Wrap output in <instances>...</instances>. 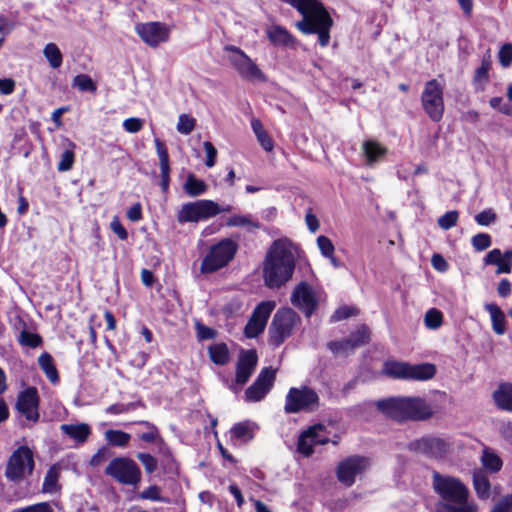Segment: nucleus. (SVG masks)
Segmentation results:
<instances>
[{
	"label": "nucleus",
	"mask_w": 512,
	"mask_h": 512,
	"mask_svg": "<svg viewBox=\"0 0 512 512\" xmlns=\"http://www.w3.org/2000/svg\"><path fill=\"white\" fill-rule=\"evenodd\" d=\"M298 247L289 239L275 240L266 252L262 273L265 285L270 289H278L285 285L293 276Z\"/></svg>",
	"instance_id": "nucleus-1"
},
{
	"label": "nucleus",
	"mask_w": 512,
	"mask_h": 512,
	"mask_svg": "<svg viewBox=\"0 0 512 512\" xmlns=\"http://www.w3.org/2000/svg\"><path fill=\"white\" fill-rule=\"evenodd\" d=\"M432 480L433 488L441 498L440 512H478L469 488L460 479L434 472Z\"/></svg>",
	"instance_id": "nucleus-2"
},
{
	"label": "nucleus",
	"mask_w": 512,
	"mask_h": 512,
	"mask_svg": "<svg viewBox=\"0 0 512 512\" xmlns=\"http://www.w3.org/2000/svg\"><path fill=\"white\" fill-rule=\"evenodd\" d=\"M238 250V244L230 239L223 238L218 243L212 245L201 262V271L203 273H213L227 266L235 257Z\"/></svg>",
	"instance_id": "nucleus-3"
},
{
	"label": "nucleus",
	"mask_w": 512,
	"mask_h": 512,
	"mask_svg": "<svg viewBox=\"0 0 512 512\" xmlns=\"http://www.w3.org/2000/svg\"><path fill=\"white\" fill-rule=\"evenodd\" d=\"M301 322L300 316L291 308L278 310L269 327V344L279 347L288 339Z\"/></svg>",
	"instance_id": "nucleus-4"
},
{
	"label": "nucleus",
	"mask_w": 512,
	"mask_h": 512,
	"mask_svg": "<svg viewBox=\"0 0 512 512\" xmlns=\"http://www.w3.org/2000/svg\"><path fill=\"white\" fill-rule=\"evenodd\" d=\"M223 50L226 53V58L229 64L242 79L247 81H266L265 74L239 47L234 45H225Z\"/></svg>",
	"instance_id": "nucleus-5"
},
{
	"label": "nucleus",
	"mask_w": 512,
	"mask_h": 512,
	"mask_svg": "<svg viewBox=\"0 0 512 512\" xmlns=\"http://www.w3.org/2000/svg\"><path fill=\"white\" fill-rule=\"evenodd\" d=\"M331 26V17L323 7L296 23V27L304 34L317 33L319 44L322 47L327 46L329 43V30Z\"/></svg>",
	"instance_id": "nucleus-6"
},
{
	"label": "nucleus",
	"mask_w": 512,
	"mask_h": 512,
	"mask_svg": "<svg viewBox=\"0 0 512 512\" xmlns=\"http://www.w3.org/2000/svg\"><path fill=\"white\" fill-rule=\"evenodd\" d=\"M105 474L123 485L136 486L141 481V470L130 458L116 457L105 469Z\"/></svg>",
	"instance_id": "nucleus-7"
},
{
	"label": "nucleus",
	"mask_w": 512,
	"mask_h": 512,
	"mask_svg": "<svg viewBox=\"0 0 512 512\" xmlns=\"http://www.w3.org/2000/svg\"><path fill=\"white\" fill-rule=\"evenodd\" d=\"M318 405L319 396L313 389L307 386L292 387L286 395L284 410L286 413L311 412Z\"/></svg>",
	"instance_id": "nucleus-8"
},
{
	"label": "nucleus",
	"mask_w": 512,
	"mask_h": 512,
	"mask_svg": "<svg viewBox=\"0 0 512 512\" xmlns=\"http://www.w3.org/2000/svg\"><path fill=\"white\" fill-rule=\"evenodd\" d=\"M422 108L428 117L439 122L444 114L443 86L436 80L428 81L421 94Z\"/></svg>",
	"instance_id": "nucleus-9"
},
{
	"label": "nucleus",
	"mask_w": 512,
	"mask_h": 512,
	"mask_svg": "<svg viewBox=\"0 0 512 512\" xmlns=\"http://www.w3.org/2000/svg\"><path fill=\"white\" fill-rule=\"evenodd\" d=\"M34 468L32 451L26 447H18L9 457L5 476L11 481H20L26 474H31Z\"/></svg>",
	"instance_id": "nucleus-10"
},
{
	"label": "nucleus",
	"mask_w": 512,
	"mask_h": 512,
	"mask_svg": "<svg viewBox=\"0 0 512 512\" xmlns=\"http://www.w3.org/2000/svg\"><path fill=\"white\" fill-rule=\"evenodd\" d=\"M216 215H218L217 203L203 199L183 204L177 213V221L180 224L197 223Z\"/></svg>",
	"instance_id": "nucleus-11"
},
{
	"label": "nucleus",
	"mask_w": 512,
	"mask_h": 512,
	"mask_svg": "<svg viewBox=\"0 0 512 512\" xmlns=\"http://www.w3.org/2000/svg\"><path fill=\"white\" fill-rule=\"evenodd\" d=\"M135 32L149 47L156 48L170 37V28L159 21L142 22L135 25Z\"/></svg>",
	"instance_id": "nucleus-12"
},
{
	"label": "nucleus",
	"mask_w": 512,
	"mask_h": 512,
	"mask_svg": "<svg viewBox=\"0 0 512 512\" xmlns=\"http://www.w3.org/2000/svg\"><path fill=\"white\" fill-rule=\"evenodd\" d=\"M370 466L368 458L363 456H350L342 460L337 466V478L346 487H351L356 478L362 475Z\"/></svg>",
	"instance_id": "nucleus-13"
},
{
	"label": "nucleus",
	"mask_w": 512,
	"mask_h": 512,
	"mask_svg": "<svg viewBox=\"0 0 512 512\" xmlns=\"http://www.w3.org/2000/svg\"><path fill=\"white\" fill-rule=\"evenodd\" d=\"M291 304L310 317L318 306V296L313 287L305 281L300 282L292 291Z\"/></svg>",
	"instance_id": "nucleus-14"
},
{
	"label": "nucleus",
	"mask_w": 512,
	"mask_h": 512,
	"mask_svg": "<svg viewBox=\"0 0 512 512\" xmlns=\"http://www.w3.org/2000/svg\"><path fill=\"white\" fill-rule=\"evenodd\" d=\"M408 449L430 458L440 459L447 454L449 445L441 438L427 436L410 442Z\"/></svg>",
	"instance_id": "nucleus-15"
},
{
	"label": "nucleus",
	"mask_w": 512,
	"mask_h": 512,
	"mask_svg": "<svg viewBox=\"0 0 512 512\" xmlns=\"http://www.w3.org/2000/svg\"><path fill=\"white\" fill-rule=\"evenodd\" d=\"M275 306L276 303L274 301H263L256 306L245 326V335L247 338H255L264 331Z\"/></svg>",
	"instance_id": "nucleus-16"
},
{
	"label": "nucleus",
	"mask_w": 512,
	"mask_h": 512,
	"mask_svg": "<svg viewBox=\"0 0 512 512\" xmlns=\"http://www.w3.org/2000/svg\"><path fill=\"white\" fill-rule=\"evenodd\" d=\"M276 378V370L271 367L263 368L254 383L245 391V399L248 402L262 400L270 391Z\"/></svg>",
	"instance_id": "nucleus-17"
},
{
	"label": "nucleus",
	"mask_w": 512,
	"mask_h": 512,
	"mask_svg": "<svg viewBox=\"0 0 512 512\" xmlns=\"http://www.w3.org/2000/svg\"><path fill=\"white\" fill-rule=\"evenodd\" d=\"M39 396L35 387H28L17 398L16 409L28 421L37 422L39 419Z\"/></svg>",
	"instance_id": "nucleus-18"
},
{
	"label": "nucleus",
	"mask_w": 512,
	"mask_h": 512,
	"mask_svg": "<svg viewBox=\"0 0 512 512\" xmlns=\"http://www.w3.org/2000/svg\"><path fill=\"white\" fill-rule=\"evenodd\" d=\"M369 340V331L366 326L360 327L356 332L352 333L348 338L342 341H331L327 344V348L334 354L348 355L356 347L362 346Z\"/></svg>",
	"instance_id": "nucleus-19"
},
{
	"label": "nucleus",
	"mask_w": 512,
	"mask_h": 512,
	"mask_svg": "<svg viewBox=\"0 0 512 512\" xmlns=\"http://www.w3.org/2000/svg\"><path fill=\"white\" fill-rule=\"evenodd\" d=\"M325 428L323 425L318 424L308 428L304 431L298 439V451L304 456H310L313 453V446L324 445L328 443L327 436L322 435Z\"/></svg>",
	"instance_id": "nucleus-20"
},
{
	"label": "nucleus",
	"mask_w": 512,
	"mask_h": 512,
	"mask_svg": "<svg viewBox=\"0 0 512 512\" xmlns=\"http://www.w3.org/2000/svg\"><path fill=\"white\" fill-rule=\"evenodd\" d=\"M405 420L423 421L433 415L431 407L420 397H403Z\"/></svg>",
	"instance_id": "nucleus-21"
},
{
	"label": "nucleus",
	"mask_w": 512,
	"mask_h": 512,
	"mask_svg": "<svg viewBox=\"0 0 512 512\" xmlns=\"http://www.w3.org/2000/svg\"><path fill=\"white\" fill-rule=\"evenodd\" d=\"M258 357L255 350L242 351L236 367V382L240 385L245 384L257 365Z\"/></svg>",
	"instance_id": "nucleus-22"
},
{
	"label": "nucleus",
	"mask_w": 512,
	"mask_h": 512,
	"mask_svg": "<svg viewBox=\"0 0 512 512\" xmlns=\"http://www.w3.org/2000/svg\"><path fill=\"white\" fill-rule=\"evenodd\" d=\"M269 41L277 47L296 49L299 45L297 39L284 27L272 25L266 30Z\"/></svg>",
	"instance_id": "nucleus-23"
},
{
	"label": "nucleus",
	"mask_w": 512,
	"mask_h": 512,
	"mask_svg": "<svg viewBox=\"0 0 512 512\" xmlns=\"http://www.w3.org/2000/svg\"><path fill=\"white\" fill-rule=\"evenodd\" d=\"M377 408L386 416L397 421H405V408L403 397H392L380 400L376 403Z\"/></svg>",
	"instance_id": "nucleus-24"
},
{
	"label": "nucleus",
	"mask_w": 512,
	"mask_h": 512,
	"mask_svg": "<svg viewBox=\"0 0 512 512\" xmlns=\"http://www.w3.org/2000/svg\"><path fill=\"white\" fill-rule=\"evenodd\" d=\"M60 429L77 443H84L91 434V428L86 423L62 424Z\"/></svg>",
	"instance_id": "nucleus-25"
},
{
	"label": "nucleus",
	"mask_w": 512,
	"mask_h": 512,
	"mask_svg": "<svg viewBox=\"0 0 512 512\" xmlns=\"http://www.w3.org/2000/svg\"><path fill=\"white\" fill-rule=\"evenodd\" d=\"M140 424L145 425L149 429V431L141 434L139 438L144 442L157 443L159 453L165 456H169V448L165 444L164 440L161 438L158 428L148 421H141Z\"/></svg>",
	"instance_id": "nucleus-26"
},
{
	"label": "nucleus",
	"mask_w": 512,
	"mask_h": 512,
	"mask_svg": "<svg viewBox=\"0 0 512 512\" xmlns=\"http://www.w3.org/2000/svg\"><path fill=\"white\" fill-rule=\"evenodd\" d=\"M493 399L500 409L512 412V384L501 383L494 391Z\"/></svg>",
	"instance_id": "nucleus-27"
},
{
	"label": "nucleus",
	"mask_w": 512,
	"mask_h": 512,
	"mask_svg": "<svg viewBox=\"0 0 512 512\" xmlns=\"http://www.w3.org/2000/svg\"><path fill=\"white\" fill-rule=\"evenodd\" d=\"M484 308L490 314L493 331L497 335H503L506 331V319L504 312L495 303H487Z\"/></svg>",
	"instance_id": "nucleus-28"
},
{
	"label": "nucleus",
	"mask_w": 512,
	"mask_h": 512,
	"mask_svg": "<svg viewBox=\"0 0 512 512\" xmlns=\"http://www.w3.org/2000/svg\"><path fill=\"white\" fill-rule=\"evenodd\" d=\"M362 149L366 157V163L369 166L379 161L387 153L386 147L373 140L365 141L362 145Z\"/></svg>",
	"instance_id": "nucleus-29"
},
{
	"label": "nucleus",
	"mask_w": 512,
	"mask_h": 512,
	"mask_svg": "<svg viewBox=\"0 0 512 512\" xmlns=\"http://www.w3.org/2000/svg\"><path fill=\"white\" fill-rule=\"evenodd\" d=\"M436 368L433 364L423 363L411 365L409 364L408 379L425 381L434 377Z\"/></svg>",
	"instance_id": "nucleus-30"
},
{
	"label": "nucleus",
	"mask_w": 512,
	"mask_h": 512,
	"mask_svg": "<svg viewBox=\"0 0 512 512\" xmlns=\"http://www.w3.org/2000/svg\"><path fill=\"white\" fill-rule=\"evenodd\" d=\"M484 262L487 265H496V274L510 273L512 269V265L503 259L502 252L499 249L489 251L484 258Z\"/></svg>",
	"instance_id": "nucleus-31"
},
{
	"label": "nucleus",
	"mask_w": 512,
	"mask_h": 512,
	"mask_svg": "<svg viewBox=\"0 0 512 512\" xmlns=\"http://www.w3.org/2000/svg\"><path fill=\"white\" fill-rule=\"evenodd\" d=\"M481 464L490 473H496L502 468V460L491 448H484L481 455Z\"/></svg>",
	"instance_id": "nucleus-32"
},
{
	"label": "nucleus",
	"mask_w": 512,
	"mask_h": 512,
	"mask_svg": "<svg viewBox=\"0 0 512 512\" xmlns=\"http://www.w3.org/2000/svg\"><path fill=\"white\" fill-rule=\"evenodd\" d=\"M251 127L262 148L267 152H271L274 148V142L264 129L261 121L256 118L252 119Z\"/></svg>",
	"instance_id": "nucleus-33"
},
{
	"label": "nucleus",
	"mask_w": 512,
	"mask_h": 512,
	"mask_svg": "<svg viewBox=\"0 0 512 512\" xmlns=\"http://www.w3.org/2000/svg\"><path fill=\"white\" fill-rule=\"evenodd\" d=\"M231 440L248 442L253 439V425L248 422L236 423L230 430Z\"/></svg>",
	"instance_id": "nucleus-34"
},
{
	"label": "nucleus",
	"mask_w": 512,
	"mask_h": 512,
	"mask_svg": "<svg viewBox=\"0 0 512 512\" xmlns=\"http://www.w3.org/2000/svg\"><path fill=\"white\" fill-rule=\"evenodd\" d=\"M38 364L40 368L43 370L47 378L53 383L56 384L59 382V375L54 364V360L49 353H42L38 357Z\"/></svg>",
	"instance_id": "nucleus-35"
},
{
	"label": "nucleus",
	"mask_w": 512,
	"mask_h": 512,
	"mask_svg": "<svg viewBox=\"0 0 512 512\" xmlns=\"http://www.w3.org/2000/svg\"><path fill=\"white\" fill-rule=\"evenodd\" d=\"M409 364L398 361H388L384 364V373L392 378L408 379Z\"/></svg>",
	"instance_id": "nucleus-36"
},
{
	"label": "nucleus",
	"mask_w": 512,
	"mask_h": 512,
	"mask_svg": "<svg viewBox=\"0 0 512 512\" xmlns=\"http://www.w3.org/2000/svg\"><path fill=\"white\" fill-rule=\"evenodd\" d=\"M156 152L159 158L161 177H170L169 154L166 145L158 138L154 140Z\"/></svg>",
	"instance_id": "nucleus-37"
},
{
	"label": "nucleus",
	"mask_w": 512,
	"mask_h": 512,
	"mask_svg": "<svg viewBox=\"0 0 512 512\" xmlns=\"http://www.w3.org/2000/svg\"><path fill=\"white\" fill-rule=\"evenodd\" d=\"M227 227H248L249 230L260 228V223L252 215H233L226 221Z\"/></svg>",
	"instance_id": "nucleus-38"
},
{
	"label": "nucleus",
	"mask_w": 512,
	"mask_h": 512,
	"mask_svg": "<svg viewBox=\"0 0 512 512\" xmlns=\"http://www.w3.org/2000/svg\"><path fill=\"white\" fill-rule=\"evenodd\" d=\"M207 190L206 183L197 179L193 174L188 175L186 182L184 183V191L190 197H197L204 194Z\"/></svg>",
	"instance_id": "nucleus-39"
},
{
	"label": "nucleus",
	"mask_w": 512,
	"mask_h": 512,
	"mask_svg": "<svg viewBox=\"0 0 512 512\" xmlns=\"http://www.w3.org/2000/svg\"><path fill=\"white\" fill-rule=\"evenodd\" d=\"M106 441L115 447H126L130 440L131 435L122 430L109 429L104 433Z\"/></svg>",
	"instance_id": "nucleus-40"
},
{
	"label": "nucleus",
	"mask_w": 512,
	"mask_h": 512,
	"mask_svg": "<svg viewBox=\"0 0 512 512\" xmlns=\"http://www.w3.org/2000/svg\"><path fill=\"white\" fill-rule=\"evenodd\" d=\"M473 486L480 499H488L490 496V482L482 472L473 475Z\"/></svg>",
	"instance_id": "nucleus-41"
},
{
	"label": "nucleus",
	"mask_w": 512,
	"mask_h": 512,
	"mask_svg": "<svg viewBox=\"0 0 512 512\" xmlns=\"http://www.w3.org/2000/svg\"><path fill=\"white\" fill-rule=\"evenodd\" d=\"M43 55L53 69H57L62 65V53L55 43L46 44L43 49Z\"/></svg>",
	"instance_id": "nucleus-42"
},
{
	"label": "nucleus",
	"mask_w": 512,
	"mask_h": 512,
	"mask_svg": "<svg viewBox=\"0 0 512 512\" xmlns=\"http://www.w3.org/2000/svg\"><path fill=\"white\" fill-rule=\"evenodd\" d=\"M209 355L212 362L218 365H225L229 361V351L224 343L210 346Z\"/></svg>",
	"instance_id": "nucleus-43"
},
{
	"label": "nucleus",
	"mask_w": 512,
	"mask_h": 512,
	"mask_svg": "<svg viewBox=\"0 0 512 512\" xmlns=\"http://www.w3.org/2000/svg\"><path fill=\"white\" fill-rule=\"evenodd\" d=\"M69 148L62 152L60 161L57 165V169L60 172L69 171L74 164L75 154L73 149L75 148V144L72 142L68 143Z\"/></svg>",
	"instance_id": "nucleus-44"
},
{
	"label": "nucleus",
	"mask_w": 512,
	"mask_h": 512,
	"mask_svg": "<svg viewBox=\"0 0 512 512\" xmlns=\"http://www.w3.org/2000/svg\"><path fill=\"white\" fill-rule=\"evenodd\" d=\"M491 64L488 60H483L481 66L475 71L474 84L477 90H483L488 81Z\"/></svg>",
	"instance_id": "nucleus-45"
},
{
	"label": "nucleus",
	"mask_w": 512,
	"mask_h": 512,
	"mask_svg": "<svg viewBox=\"0 0 512 512\" xmlns=\"http://www.w3.org/2000/svg\"><path fill=\"white\" fill-rule=\"evenodd\" d=\"M73 86L77 87L81 92H96L97 87L90 76L79 74L73 80Z\"/></svg>",
	"instance_id": "nucleus-46"
},
{
	"label": "nucleus",
	"mask_w": 512,
	"mask_h": 512,
	"mask_svg": "<svg viewBox=\"0 0 512 512\" xmlns=\"http://www.w3.org/2000/svg\"><path fill=\"white\" fill-rule=\"evenodd\" d=\"M442 322L443 315L439 310L432 308L426 312L424 323L427 328L433 330L438 329L442 325Z\"/></svg>",
	"instance_id": "nucleus-47"
},
{
	"label": "nucleus",
	"mask_w": 512,
	"mask_h": 512,
	"mask_svg": "<svg viewBox=\"0 0 512 512\" xmlns=\"http://www.w3.org/2000/svg\"><path fill=\"white\" fill-rule=\"evenodd\" d=\"M196 120L188 115L181 114L178 118L177 131L183 135L190 134L195 128Z\"/></svg>",
	"instance_id": "nucleus-48"
},
{
	"label": "nucleus",
	"mask_w": 512,
	"mask_h": 512,
	"mask_svg": "<svg viewBox=\"0 0 512 512\" xmlns=\"http://www.w3.org/2000/svg\"><path fill=\"white\" fill-rule=\"evenodd\" d=\"M19 343L23 346L36 348L42 343V339L38 334L28 332L23 329L19 334Z\"/></svg>",
	"instance_id": "nucleus-49"
},
{
	"label": "nucleus",
	"mask_w": 512,
	"mask_h": 512,
	"mask_svg": "<svg viewBox=\"0 0 512 512\" xmlns=\"http://www.w3.org/2000/svg\"><path fill=\"white\" fill-rule=\"evenodd\" d=\"M458 217L459 213L456 210H451L439 217L437 223L441 229L449 230L456 225Z\"/></svg>",
	"instance_id": "nucleus-50"
},
{
	"label": "nucleus",
	"mask_w": 512,
	"mask_h": 512,
	"mask_svg": "<svg viewBox=\"0 0 512 512\" xmlns=\"http://www.w3.org/2000/svg\"><path fill=\"white\" fill-rule=\"evenodd\" d=\"M137 459L144 466L147 473H153L157 470L158 462L157 459L149 453H138Z\"/></svg>",
	"instance_id": "nucleus-51"
},
{
	"label": "nucleus",
	"mask_w": 512,
	"mask_h": 512,
	"mask_svg": "<svg viewBox=\"0 0 512 512\" xmlns=\"http://www.w3.org/2000/svg\"><path fill=\"white\" fill-rule=\"evenodd\" d=\"M140 498L152 501L168 502L166 498L161 496V489L157 485L149 486L142 491L140 493Z\"/></svg>",
	"instance_id": "nucleus-52"
},
{
	"label": "nucleus",
	"mask_w": 512,
	"mask_h": 512,
	"mask_svg": "<svg viewBox=\"0 0 512 512\" xmlns=\"http://www.w3.org/2000/svg\"><path fill=\"white\" fill-rule=\"evenodd\" d=\"M358 310L354 307L342 306L339 307L330 317L331 322H338L349 318L352 315H356Z\"/></svg>",
	"instance_id": "nucleus-53"
},
{
	"label": "nucleus",
	"mask_w": 512,
	"mask_h": 512,
	"mask_svg": "<svg viewBox=\"0 0 512 512\" xmlns=\"http://www.w3.org/2000/svg\"><path fill=\"white\" fill-rule=\"evenodd\" d=\"M317 246H318L319 250L321 251V254L324 257L332 256V254H334V251H335L334 244L328 237H326L324 235L318 236Z\"/></svg>",
	"instance_id": "nucleus-54"
},
{
	"label": "nucleus",
	"mask_w": 512,
	"mask_h": 512,
	"mask_svg": "<svg viewBox=\"0 0 512 512\" xmlns=\"http://www.w3.org/2000/svg\"><path fill=\"white\" fill-rule=\"evenodd\" d=\"M58 481V471L52 467L46 473L43 482V489L47 492H52L56 488V484Z\"/></svg>",
	"instance_id": "nucleus-55"
},
{
	"label": "nucleus",
	"mask_w": 512,
	"mask_h": 512,
	"mask_svg": "<svg viewBox=\"0 0 512 512\" xmlns=\"http://www.w3.org/2000/svg\"><path fill=\"white\" fill-rule=\"evenodd\" d=\"M472 245L478 251H483L490 247L491 237L486 233H479L473 236Z\"/></svg>",
	"instance_id": "nucleus-56"
},
{
	"label": "nucleus",
	"mask_w": 512,
	"mask_h": 512,
	"mask_svg": "<svg viewBox=\"0 0 512 512\" xmlns=\"http://www.w3.org/2000/svg\"><path fill=\"white\" fill-rule=\"evenodd\" d=\"M499 62L505 68L509 67L512 64V44L511 43H505L500 48Z\"/></svg>",
	"instance_id": "nucleus-57"
},
{
	"label": "nucleus",
	"mask_w": 512,
	"mask_h": 512,
	"mask_svg": "<svg viewBox=\"0 0 512 512\" xmlns=\"http://www.w3.org/2000/svg\"><path fill=\"white\" fill-rule=\"evenodd\" d=\"M496 214L492 209H486L475 216V221L481 226H488L496 221Z\"/></svg>",
	"instance_id": "nucleus-58"
},
{
	"label": "nucleus",
	"mask_w": 512,
	"mask_h": 512,
	"mask_svg": "<svg viewBox=\"0 0 512 512\" xmlns=\"http://www.w3.org/2000/svg\"><path fill=\"white\" fill-rule=\"evenodd\" d=\"M143 127V120L136 117L127 118L123 121V128L128 133H137Z\"/></svg>",
	"instance_id": "nucleus-59"
},
{
	"label": "nucleus",
	"mask_w": 512,
	"mask_h": 512,
	"mask_svg": "<svg viewBox=\"0 0 512 512\" xmlns=\"http://www.w3.org/2000/svg\"><path fill=\"white\" fill-rule=\"evenodd\" d=\"M491 512H512V494L503 496L495 504Z\"/></svg>",
	"instance_id": "nucleus-60"
},
{
	"label": "nucleus",
	"mask_w": 512,
	"mask_h": 512,
	"mask_svg": "<svg viewBox=\"0 0 512 512\" xmlns=\"http://www.w3.org/2000/svg\"><path fill=\"white\" fill-rule=\"evenodd\" d=\"M203 147H204V150L206 152V156H207V159H206V166L207 167H212L214 166L215 164V160H216V156H217V150L215 149V147L213 146V144L209 141H205L203 143Z\"/></svg>",
	"instance_id": "nucleus-61"
},
{
	"label": "nucleus",
	"mask_w": 512,
	"mask_h": 512,
	"mask_svg": "<svg viewBox=\"0 0 512 512\" xmlns=\"http://www.w3.org/2000/svg\"><path fill=\"white\" fill-rule=\"evenodd\" d=\"M196 331L200 340L213 339L216 336L215 330L201 323L196 324Z\"/></svg>",
	"instance_id": "nucleus-62"
},
{
	"label": "nucleus",
	"mask_w": 512,
	"mask_h": 512,
	"mask_svg": "<svg viewBox=\"0 0 512 512\" xmlns=\"http://www.w3.org/2000/svg\"><path fill=\"white\" fill-rule=\"evenodd\" d=\"M111 230L119 237L121 240H126L128 238V233L124 226L121 224L119 219L115 217L110 223Z\"/></svg>",
	"instance_id": "nucleus-63"
},
{
	"label": "nucleus",
	"mask_w": 512,
	"mask_h": 512,
	"mask_svg": "<svg viewBox=\"0 0 512 512\" xmlns=\"http://www.w3.org/2000/svg\"><path fill=\"white\" fill-rule=\"evenodd\" d=\"M16 512H53V510L47 502H42L19 509Z\"/></svg>",
	"instance_id": "nucleus-64"
}]
</instances>
